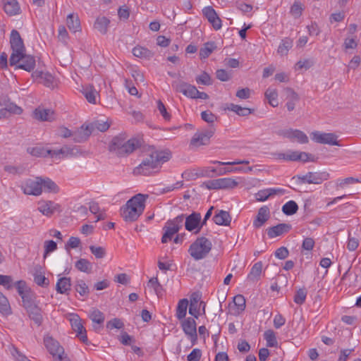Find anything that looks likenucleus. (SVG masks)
<instances>
[{"label":"nucleus","instance_id":"14","mask_svg":"<svg viewBox=\"0 0 361 361\" xmlns=\"http://www.w3.org/2000/svg\"><path fill=\"white\" fill-rule=\"evenodd\" d=\"M37 210L44 216L51 217L55 213L61 212L59 204L51 200H41L37 202Z\"/></svg>","mask_w":361,"mask_h":361},{"label":"nucleus","instance_id":"61","mask_svg":"<svg viewBox=\"0 0 361 361\" xmlns=\"http://www.w3.org/2000/svg\"><path fill=\"white\" fill-rule=\"evenodd\" d=\"M34 281L40 286L49 285V280L42 273H37L34 275Z\"/></svg>","mask_w":361,"mask_h":361},{"label":"nucleus","instance_id":"44","mask_svg":"<svg viewBox=\"0 0 361 361\" xmlns=\"http://www.w3.org/2000/svg\"><path fill=\"white\" fill-rule=\"evenodd\" d=\"M265 97L271 106L276 107L279 105L278 93L275 89L268 88L265 92Z\"/></svg>","mask_w":361,"mask_h":361},{"label":"nucleus","instance_id":"47","mask_svg":"<svg viewBox=\"0 0 361 361\" xmlns=\"http://www.w3.org/2000/svg\"><path fill=\"white\" fill-rule=\"evenodd\" d=\"M75 267L80 271L85 273H90L92 268L91 262L83 258L78 259L75 262Z\"/></svg>","mask_w":361,"mask_h":361},{"label":"nucleus","instance_id":"13","mask_svg":"<svg viewBox=\"0 0 361 361\" xmlns=\"http://www.w3.org/2000/svg\"><path fill=\"white\" fill-rule=\"evenodd\" d=\"M41 183V177H36L35 179H27L23 181L20 188L25 195L39 196L42 193Z\"/></svg>","mask_w":361,"mask_h":361},{"label":"nucleus","instance_id":"46","mask_svg":"<svg viewBox=\"0 0 361 361\" xmlns=\"http://www.w3.org/2000/svg\"><path fill=\"white\" fill-rule=\"evenodd\" d=\"M264 338L267 342V347H277L278 341L276 334L273 330L269 329L265 331L264 333Z\"/></svg>","mask_w":361,"mask_h":361},{"label":"nucleus","instance_id":"57","mask_svg":"<svg viewBox=\"0 0 361 361\" xmlns=\"http://www.w3.org/2000/svg\"><path fill=\"white\" fill-rule=\"evenodd\" d=\"M75 290L82 296L87 295L89 293L88 286L82 280L77 281L75 284Z\"/></svg>","mask_w":361,"mask_h":361},{"label":"nucleus","instance_id":"48","mask_svg":"<svg viewBox=\"0 0 361 361\" xmlns=\"http://www.w3.org/2000/svg\"><path fill=\"white\" fill-rule=\"evenodd\" d=\"M298 206L293 200H289L282 207V212L288 216L293 215L297 212Z\"/></svg>","mask_w":361,"mask_h":361},{"label":"nucleus","instance_id":"29","mask_svg":"<svg viewBox=\"0 0 361 361\" xmlns=\"http://www.w3.org/2000/svg\"><path fill=\"white\" fill-rule=\"evenodd\" d=\"M71 280L69 277H60L56 283V290L60 294H68L71 290Z\"/></svg>","mask_w":361,"mask_h":361},{"label":"nucleus","instance_id":"36","mask_svg":"<svg viewBox=\"0 0 361 361\" xmlns=\"http://www.w3.org/2000/svg\"><path fill=\"white\" fill-rule=\"evenodd\" d=\"M110 23V20L106 17H98L94 23V28L101 34H106Z\"/></svg>","mask_w":361,"mask_h":361},{"label":"nucleus","instance_id":"42","mask_svg":"<svg viewBox=\"0 0 361 361\" xmlns=\"http://www.w3.org/2000/svg\"><path fill=\"white\" fill-rule=\"evenodd\" d=\"M216 48L214 42H207L204 44L200 50V59H207Z\"/></svg>","mask_w":361,"mask_h":361},{"label":"nucleus","instance_id":"9","mask_svg":"<svg viewBox=\"0 0 361 361\" xmlns=\"http://www.w3.org/2000/svg\"><path fill=\"white\" fill-rule=\"evenodd\" d=\"M275 158L279 160L285 161H300L302 162H313L315 157L313 154L300 151H288L286 152L278 153L275 154Z\"/></svg>","mask_w":361,"mask_h":361},{"label":"nucleus","instance_id":"35","mask_svg":"<svg viewBox=\"0 0 361 361\" xmlns=\"http://www.w3.org/2000/svg\"><path fill=\"white\" fill-rule=\"evenodd\" d=\"M41 185L42 192H51V193H57L59 192V186L50 178H42L41 177Z\"/></svg>","mask_w":361,"mask_h":361},{"label":"nucleus","instance_id":"20","mask_svg":"<svg viewBox=\"0 0 361 361\" xmlns=\"http://www.w3.org/2000/svg\"><path fill=\"white\" fill-rule=\"evenodd\" d=\"M93 126L90 123H85L73 132V138L76 142H82L88 139L93 133Z\"/></svg>","mask_w":361,"mask_h":361},{"label":"nucleus","instance_id":"28","mask_svg":"<svg viewBox=\"0 0 361 361\" xmlns=\"http://www.w3.org/2000/svg\"><path fill=\"white\" fill-rule=\"evenodd\" d=\"M284 190L280 188H270L259 190L257 193V199L259 201H266L270 196L274 195H283Z\"/></svg>","mask_w":361,"mask_h":361},{"label":"nucleus","instance_id":"54","mask_svg":"<svg viewBox=\"0 0 361 361\" xmlns=\"http://www.w3.org/2000/svg\"><path fill=\"white\" fill-rule=\"evenodd\" d=\"M157 107L159 114L162 116L163 118L165 121H170L171 116V114L168 111L166 106L163 104V102L160 100L157 102Z\"/></svg>","mask_w":361,"mask_h":361},{"label":"nucleus","instance_id":"2","mask_svg":"<svg viewBox=\"0 0 361 361\" xmlns=\"http://www.w3.org/2000/svg\"><path fill=\"white\" fill-rule=\"evenodd\" d=\"M171 153L168 151H154L133 171L135 174L149 176L157 172L161 166L171 159Z\"/></svg>","mask_w":361,"mask_h":361},{"label":"nucleus","instance_id":"22","mask_svg":"<svg viewBox=\"0 0 361 361\" xmlns=\"http://www.w3.org/2000/svg\"><path fill=\"white\" fill-rule=\"evenodd\" d=\"M80 92L87 101L92 104H96L99 100V93L92 85L82 86Z\"/></svg>","mask_w":361,"mask_h":361},{"label":"nucleus","instance_id":"39","mask_svg":"<svg viewBox=\"0 0 361 361\" xmlns=\"http://www.w3.org/2000/svg\"><path fill=\"white\" fill-rule=\"evenodd\" d=\"M11 313L12 310L8 298L0 291V314L8 316Z\"/></svg>","mask_w":361,"mask_h":361},{"label":"nucleus","instance_id":"60","mask_svg":"<svg viewBox=\"0 0 361 361\" xmlns=\"http://www.w3.org/2000/svg\"><path fill=\"white\" fill-rule=\"evenodd\" d=\"M202 355V350L199 348H194L187 356L188 361H200Z\"/></svg>","mask_w":361,"mask_h":361},{"label":"nucleus","instance_id":"23","mask_svg":"<svg viewBox=\"0 0 361 361\" xmlns=\"http://www.w3.org/2000/svg\"><path fill=\"white\" fill-rule=\"evenodd\" d=\"M329 174L327 172H309L304 177L302 180L305 183L309 184H321L323 181L327 180Z\"/></svg>","mask_w":361,"mask_h":361},{"label":"nucleus","instance_id":"17","mask_svg":"<svg viewBox=\"0 0 361 361\" xmlns=\"http://www.w3.org/2000/svg\"><path fill=\"white\" fill-rule=\"evenodd\" d=\"M181 327L183 332L192 341L197 340V326L194 319L188 317L181 319Z\"/></svg>","mask_w":361,"mask_h":361},{"label":"nucleus","instance_id":"32","mask_svg":"<svg viewBox=\"0 0 361 361\" xmlns=\"http://www.w3.org/2000/svg\"><path fill=\"white\" fill-rule=\"evenodd\" d=\"M66 25L69 30L72 32L81 31L80 21L78 14L70 13L67 16Z\"/></svg>","mask_w":361,"mask_h":361},{"label":"nucleus","instance_id":"64","mask_svg":"<svg viewBox=\"0 0 361 361\" xmlns=\"http://www.w3.org/2000/svg\"><path fill=\"white\" fill-rule=\"evenodd\" d=\"M80 243L79 238L71 236L66 245V249H75L80 245Z\"/></svg>","mask_w":361,"mask_h":361},{"label":"nucleus","instance_id":"31","mask_svg":"<svg viewBox=\"0 0 361 361\" xmlns=\"http://www.w3.org/2000/svg\"><path fill=\"white\" fill-rule=\"evenodd\" d=\"M269 217V209L267 207H261L257 213L256 219L253 221L255 228H260L268 220Z\"/></svg>","mask_w":361,"mask_h":361},{"label":"nucleus","instance_id":"7","mask_svg":"<svg viewBox=\"0 0 361 361\" xmlns=\"http://www.w3.org/2000/svg\"><path fill=\"white\" fill-rule=\"evenodd\" d=\"M44 345L51 355L54 361H70L64 352L63 346L51 336H46L44 339Z\"/></svg>","mask_w":361,"mask_h":361},{"label":"nucleus","instance_id":"18","mask_svg":"<svg viewBox=\"0 0 361 361\" xmlns=\"http://www.w3.org/2000/svg\"><path fill=\"white\" fill-rule=\"evenodd\" d=\"M214 130L213 129L204 130L197 133L192 137L190 144L195 147L205 145L209 143L210 138L213 136Z\"/></svg>","mask_w":361,"mask_h":361},{"label":"nucleus","instance_id":"8","mask_svg":"<svg viewBox=\"0 0 361 361\" xmlns=\"http://www.w3.org/2000/svg\"><path fill=\"white\" fill-rule=\"evenodd\" d=\"M183 219V216H178L166 222L163 228L164 234L161 238L162 243H166L170 241L173 236L179 231L182 227Z\"/></svg>","mask_w":361,"mask_h":361},{"label":"nucleus","instance_id":"49","mask_svg":"<svg viewBox=\"0 0 361 361\" xmlns=\"http://www.w3.org/2000/svg\"><path fill=\"white\" fill-rule=\"evenodd\" d=\"M304 11V5L299 1H295L290 9V13L294 18H300Z\"/></svg>","mask_w":361,"mask_h":361},{"label":"nucleus","instance_id":"58","mask_svg":"<svg viewBox=\"0 0 361 361\" xmlns=\"http://www.w3.org/2000/svg\"><path fill=\"white\" fill-rule=\"evenodd\" d=\"M90 250L97 259L103 258L106 255L105 249L102 247L91 245Z\"/></svg>","mask_w":361,"mask_h":361},{"label":"nucleus","instance_id":"19","mask_svg":"<svg viewBox=\"0 0 361 361\" xmlns=\"http://www.w3.org/2000/svg\"><path fill=\"white\" fill-rule=\"evenodd\" d=\"M204 16L207 19L215 30H219L222 27V23L216 12L212 6H206L202 9Z\"/></svg>","mask_w":361,"mask_h":361},{"label":"nucleus","instance_id":"15","mask_svg":"<svg viewBox=\"0 0 361 361\" xmlns=\"http://www.w3.org/2000/svg\"><path fill=\"white\" fill-rule=\"evenodd\" d=\"M177 90L185 96L192 99H207L208 95L203 92H200L195 86L188 84H181L177 87Z\"/></svg>","mask_w":361,"mask_h":361},{"label":"nucleus","instance_id":"63","mask_svg":"<svg viewBox=\"0 0 361 361\" xmlns=\"http://www.w3.org/2000/svg\"><path fill=\"white\" fill-rule=\"evenodd\" d=\"M306 297V290L305 289H300L297 291L294 297V302L297 304L301 305L305 301Z\"/></svg>","mask_w":361,"mask_h":361},{"label":"nucleus","instance_id":"26","mask_svg":"<svg viewBox=\"0 0 361 361\" xmlns=\"http://www.w3.org/2000/svg\"><path fill=\"white\" fill-rule=\"evenodd\" d=\"M15 286L18 290V294L22 298L24 306L27 309L30 307L28 303V297H29V291L26 282L25 281L20 280L15 283Z\"/></svg>","mask_w":361,"mask_h":361},{"label":"nucleus","instance_id":"59","mask_svg":"<svg viewBox=\"0 0 361 361\" xmlns=\"http://www.w3.org/2000/svg\"><path fill=\"white\" fill-rule=\"evenodd\" d=\"M201 118L203 121L208 123H213L217 119L216 116L209 111H202L201 113Z\"/></svg>","mask_w":361,"mask_h":361},{"label":"nucleus","instance_id":"34","mask_svg":"<svg viewBox=\"0 0 361 361\" xmlns=\"http://www.w3.org/2000/svg\"><path fill=\"white\" fill-rule=\"evenodd\" d=\"M90 212L96 216V221L104 220L106 218V212L104 209H101L99 203L95 201H91L89 203Z\"/></svg>","mask_w":361,"mask_h":361},{"label":"nucleus","instance_id":"10","mask_svg":"<svg viewBox=\"0 0 361 361\" xmlns=\"http://www.w3.org/2000/svg\"><path fill=\"white\" fill-rule=\"evenodd\" d=\"M313 142L319 144L341 146L338 136L333 133H324L315 130L310 133Z\"/></svg>","mask_w":361,"mask_h":361},{"label":"nucleus","instance_id":"12","mask_svg":"<svg viewBox=\"0 0 361 361\" xmlns=\"http://www.w3.org/2000/svg\"><path fill=\"white\" fill-rule=\"evenodd\" d=\"M279 135L290 142L299 144H307L309 142L307 135L302 130L295 128H285L279 132Z\"/></svg>","mask_w":361,"mask_h":361},{"label":"nucleus","instance_id":"43","mask_svg":"<svg viewBox=\"0 0 361 361\" xmlns=\"http://www.w3.org/2000/svg\"><path fill=\"white\" fill-rule=\"evenodd\" d=\"M262 262H257L252 267L251 270L247 275V279L251 281H255L257 280L262 271Z\"/></svg>","mask_w":361,"mask_h":361},{"label":"nucleus","instance_id":"21","mask_svg":"<svg viewBox=\"0 0 361 361\" xmlns=\"http://www.w3.org/2000/svg\"><path fill=\"white\" fill-rule=\"evenodd\" d=\"M203 224H201V215L199 213H192L188 216L185 222V229L188 231L198 233Z\"/></svg>","mask_w":361,"mask_h":361},{"label":"nucleus","instance_id":"53","mask_svg":"<svg viewBox=\"0 0 361 361\" xmlns=\"http://www.w3.org/2000/svg\"><path fill=\"white\" fill-rule=\"evenodd\" d=\"M57 249V244L52 240H45L44 243V258Z\"/></svg>","mask_w":361,"mask_h":361},{"label":"nucleus","instance_id":"37","mask_svg":"<svg viewBox=\"0 0 361 361\" xmlns=\"http://www.w3.org/2000/svg\"><path fill=\"white\" fill-rule=\"evenodd\" d=\"M188 307V300L186 298L181 299L178 301L176 312V317L178 320L185 319Z\"/></svg>","mask_w":361,"mask_h":361},{"label":"nucleus","instance_id":"6","mask_svg":"<svg viewBox=\"0 0 361 361\" xmlns=\"http://www.w3.org/2000/svg\"><path fill=\"white\" fill-rule=\"evenodd\" d=\"M212 244L209 240L202 237L197 238L191 244L188 252L191 257L195 260H200L204 258L211 251Z\"/></svg>","mask_w":361,"mask_h":361},{"label":"nucleus","instance_id":"27","mask_svg":"<svg viewBox=\"0 0 361 361\" xmlns=\"http://www.w3.org/2000/svg\"><path fill=\"white\" fill-rule=\"evenodd\" d=\"M32 77L47 87L53 86L54 78L51 74L47 72L35 71L32 73Z\"/></svg>","mask_w":361,"mask_h":361},{"label":"nucleus","instance_id":"56","mask_svg":"<svg viewBox=\"0 0 361 361\" xmlns=\"http://www.w3.org/2000/svg\"><path fill=\"white\" fill-rule=\"evenodd\" d=\"M220 183H221V188H234L238 185L237 179L233 178H220Z\"/></svg>","mask_w":361,"mask_h":361},{"label":"nucleus","instance_id":"25","mask_svg":"<svg viewBox=\"0 0 361 361\" xmlns=\"http://www.w3.org/2000/svg\"><path fill=\"white\" fill-rule=\"evenodd\" d=\"M3 7L5 13L9 16L20 13V6L17 0H3Z\"/></svg>","mask_w":361,"mask_h":361},{"label":"nucleus","instance_id":"50","mask_svg":"<svg viewBox=\"0 0 361 361\" xmlns=\"http://www.w3.org/2000/svg\"><path fill=\"white\" fill-rule=\"evenodd\" d=\"M90 318L94 324H102L104 321V317L102 312L98 310H92L90 314Z\"/></svg>","mask_w":361,"mask_h":361},{"label":"nucleus","instance_id":"16","mask_svg":"<svg viewBox=\"0 0 361 361\" xmlns=\"http://www.w3.org/2000/svg\"><path fill=\"white\" fill-rule=\"evenodd\" d=\"M246 301L243 295H237L233 298V302L229 304L228 311L231 314L238 316L245 310Z\"/></svg>","mask_w":361,"mask_h":361},{"label":"nucleus","instance_id":"4","mask_svg":"<svg viewBox=\"0 0 361 361\" xmlns=\"http://www.w3.org/2000/svg\"><path fill=\"white\" fill-rule=\"evenodd\" d=\"M27 152L34 157H46L49 156L52 159L76 157L80 154L79 149L76 147H70L65 146L58 150H50L40 145L29 147Z\"/></svg>","mask_w":361,"mask_h":361},{"label":"nucleus","instance_id":"3","mask_svg":"<svg viewBox=\"0 0 361 361\" xmlns=\"http://www.w3.org/2000/svg\"><path fill=\"white\" fill-rule=\"evenodd\" d=\"M148 195L138 193L121 207L120 214L123 219L126 222H133L138 219L142 214Z\"/></svg>","mask_w":361,"mask_h":361},{"label":"nucleus","instance_id":"51","mask_svg":"<svg viewBox=\"0 0 361 361\" xmlns=\"http://www.w3.org/2000/svg\"><path fill=\"white\" fill-rule=\"evenodd\" d=\"M292 47V41L289 39H283L278 48V53L281 55L287 54L288 51Z\"/></svg>","mask_w":361,"mask_h":361},{"label":"nucleus","instance_id":"55","mask_svg":"<svg viewBox=\"0 0 361 361\" xmlns=\"http://www.w3.org/2000/svg\"><path fill=\"white\" fill-rule=\"evenodd\" d=\"M13 281L11 276L0 274V286L5 289L10 290L13 286Z\"/></svg>","mask_w":361,"mask_h":361},{"label":"nucleus","instance_id":"40","mask_svg":"<svg viewBox=\"0 0 361 361\" xmlns=\"http://www.w3.org/2000/svg\"><path fill=\"white\" fill-rule=\"evenodd\" d=\"M90 124L93 126V133L96 130L100 132H105L111 126V122L109 121V118H106L105 120L98 119L92 123H90Z\"/></svg>","mask_w":361,"mask_h":361},{"label":"nucleus","instance_id":"62","mask_svg":"<svg viewBox=\"0 0 361 361\" xmlns=\"http://www.w3.org/2000/svg\"><path fill=\"white\" fill-rule=\"evenodd\" d=\"M123 327V322L117 318H114L109 321L106 324V328L109 329H121Z\"/></svg>","mask_w":361,"mask_h":361},{"label":"nucleus","instance_id":"41","mask_svg":"<svg viewBox=\"0 0 361 361\" xmlns=\"http://www.w3.org/2000/svg\"><path fill=\"white\" fill-rule=\"evenodd\" d=\"M147 288L153 291L157 296L162 294L163 288L160 284L157 276L151 278L147 284Z\"/></svg>","mask_w":361,"mask_h":361},{"label":"nucleus","instance_id":"45","mask_svg":"<svg viewBox=\"0 0 361 361\" xmlns=\"http://www.w3.org/2000/svg\"><path fill=\"white\" fill-rule=\"evenodd\" d=\"M133 54L135 56L141 59H149L152 56L151 51L141 46H136L133 49Z\"/></svg>","mask_w":361,"mask_h":361},{"label":"nucleus","instance_id":"38","mask_svg":"<svg viewBox=\"0 0 361 361\" xmlns=\"http://www.w3.org/2000/svg\"><path fill=\"white\" fill-rule=\"evenodd\" d=\"M224 110L233 111L236 114L242 116H247L252 112V111L249 108L242 107L234 104H226L224 107Z\"/></svg>","mask_w":361,"mask_h":361},{"label":"nucleus","instance_id":"30","mask_svg":"<svg viewBox=\"0 0 361 361\" xmlns=\"http://www.w3.org/2000/svg\"><path fill=\"white\" fill-rule=\"evenodd\" d=\"M291 228V226L288 224H280L271 227L267 231L269 238H274L283 233H288Z\"/></svg>","mask_w":361,"mask_h":361},{"label":"nucleus","instance_id":"24","mask_svg":"<svg viewBox=\"0 0 361 361\" xmlns=\"http://www.w3.org/2000/svg\"><path fill=\"white\" fill-rule=\"evenodd\" d=\"M231 216L229 212L224 210H216L212 220L219 226H228L231 222Z\"/></svg>","mask_w":361,"mask_h":361},{"label":"nucleus","instance_id":"52","mask_svg":"<svg viewBox=\"0 0 361 361\" xmlns=\"http://www.w3.org/2000/svg\"><path fill=\"white\" fill-rule=\"evenodd\" d=\"M358 45L356 36L348 37L344 39L343 47L345 49H355Z\"/></svg>","mask_w":361,"mask_h":361},{"label":"nucleus","instance_id":"11","mask_svg":"<svg viewBox=\"0 0 361 361\" xmlns=\"http://www.w3.org/2000/svg\"><path fill=\"white\" fill-rule=\"evenodd\" d=\"M67 319L71 324L72 329L76 333V336L82 343H87V332L80 317L75 313H69L67 314Z\"/></svg>","mask_w":361,"mask_h":361},{"label":"nucleus","instance_id":"1","mask_svg":"<svg viewBox=\"0 0 361 361\" xmlns=\"http://www.w3.org/2000/svg\"><path fill=\"white\" fill-rule=\"evenodd\" d=\"M11 54L9 63L15 66V69H22L27 72L34 70L36 61L33 56L26 54V49L19 32L13 30L10 35Z\"/></svg>","mask_w":361,"mask_h":361},{"label":"nucleus","instance_id":"33","mask_svg":"<svg viewBox=\"0 0 361 361\" xmlns=\"http://www.w3.org/2000/svg\"><path fill=\"white\" fill-rule=\"evenodd\" d=\"M34 117L39 121H52L54 119V112L51 109L39 108L34 111Z\"/></svg>","mask_w":361,"mask_h":361},{"label":"nucleus","instance_id":"5","mask_svg":"<svg viewBox=\"0 0 361 361\" xmlns=\"http://www.w3.org/2000/svg\"><path fill=\"white\" fill-rule=\"evenodd\" d=\"M140 146L136 138L126 140L123 135L115 137L110 145V150L119 156H125L134 152Z\"/></svg>","mask_w":361,"mask_h":361}]
</instances>
